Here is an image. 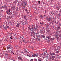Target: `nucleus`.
I'll return each instance as SVG.
<instances>
[{"instance_id":"42","label":"nucleus","mask_w":61,"mask_h":61,"mask_svg":"<svg viewBox=\"0 0 61 61\" xmlns=\"http://www.w3.org/2000/svg\"><path fill=\"white\" fill-rule=\"evenodd\" d=\"M46 57H47V59H48V56L47 55L46 56Z\"/></svg>"},{"instance_id":"3","label":"nucleus","mask_w":61,"mask_h":61,"mask_svg":"<svg viewBox=\"0 0 61 61\" xmlns=\"http://www.w3.org/2000/svg\"><path fill=\"white\" fill-rule=\"evenodd\" d=\"M56 27L57 28V30H59V29L60 30V29H61V28L60 26H57Z\"/></svg>"},{"instance_id":"34","label":"nucleus","mask_w":61,"mask_h":61,"mask_svg":"<svg viewBox=\"0 0 61 61\" xmlns=\"http://www.w3.org/2000/svg\"><path fill=\"white\" fill-rule=\"evenodd\" d=\"M54 40V38H51V40Z\"/></svg>"},{"instance_id":"19","label":"nucleus","mask_w":61,"mask_h":61,"mask_svg":"<svg viewBox=\"0 0 61 61\" xmlns=\"http://www.w3.org/2000/svg\"><path fill=\"white\" fill-rule=\"evenodd\" d=\"M4 8H5H5H7V7H6V5H4Z\"/></svg>"},{"instance_id":"28","label":"nucleus","mask_w":61,"mask_h":61,"mask_svg":"<svg viewBox=\"0 0 61 61\" xmlns=\"http://www.w3.org/2000/svg\"><path fill=\"white\" fill-rule=\"evenodd\" d=\"M26 4H24V5H23V6H26Z\"/></svg>"},{"instance_id":"38","label":"nucleus","mask_w":61,"mask_h":61,"mask_svg":"<svg viewBox=\"0 0 61 61\" xmlns=\"http://www.w3.org/2000/svg\"><path fill=\"white\" fill-rule=\"evenodd\" d=\"M20 53L21 54H22L23 53V51H22L20 52Z\"/></svg>"},{"instance_id":"9","label":"nucleus","mask_w":61,"mask_h":61,"mask_svg":"<svg viewBox=\"0 0 61 61\" xmlns=\"http://www.w3.org/2000/svg\"><path fill=\"white\" fill-rule=\"evenodd\" d=\"M51 18H49L48 19V21H51Z\"/></svg>"},{"instance_id":"52","label":"nucleus","mask_w":61,"mask_h":61,"mask_svg":"<svg viewBox=\"0 0 61 61\" xmlns=\"http://www.w3.org/2000/svg\"><path fill=\"white\" fill-rule=\"evenodd\" d=\"M38 37L39 38H40V37H39V36H38Z\"/></svg>"},{"instance_id":"15","label":"nucleus","mask_w":61,"mask_h":61,"mask_svg":"<svg viewBox=\"0 0 61 61\" xmlns=\"http://www.w3.org/2000/svg\"><path fill=\"white\" fill-rule=\"evenodd\" d=\"M35 56H36V57H38V54H35Z\"/></svg>"},{"instance_id":"25","label":"nucleus","mask_w":61,"mask_h":61,"mask_svg":"<svg viewBox=\"0 0 61 61\" xmlns=\"http://www.w3.org/2000/svg\"><path fill=\"white\" fill-rule=\"evenodd\" d=\"M56 52L57 53H58L59 52H59V51H56Z\"/></svg>"},{"instance_id":"44","label":"nucleus","mask_w":61,"mask_h":61,"mask_svg":"<svg viewBox=\"0 0 61 61\" xmlns=\"http://www.w3.org/2000/svg\"><path fill=\"white\" fill-rule=\"evenodd\" d=\"M25 11H27V9H25Z\"/></svg>"},{"instance_id":"8","label":"nucleus","mask_w":61,"mask_h":61,"mask_svg":"<svg viewBox=\"0 0 61 61\" xmlns=\"http://www.w3.org/2000/svg\"><path fill=\"white\" fill-rule=\"evenodd\" d=\"M40 24L41 25H44V23L43 22H40Z\"/></svg>"},{"instance_id":"39","label":"nucleus","mask_w":61,"mask_h":61,"mask_svg":"<svg viewBox=\"0 0 61 61\" xmlns=\"http://www.w3.org/2000/svg\"><path fill=\"white\" fill-rule=\"evenodd\" d=\"M37 34H38V36H39V35H38V34H39V32H38V31L37 32Z\"/></svg>"},{"instance_id":"27","label":"nucleus","mask_w":61,"mask_h":61,"mask_svg":"<svg viewBox=\"0 0 61 61\" xmlns=\"http://www.w3.org/2000/svg\"><path fill=\"white\" fill-rule=\"evenodd\" d=\"M34 61H37V59H34L33 60Z\"/></svg>"},{"instance_id":"63","label":"nucleus","mask_w":61,"mask_h":61,"mask_svg":"<svg viewBox=\"0 0 61 61\" xmlns=\"http://www.w3.org/2000/svg\"><path fill=\"white\" fill-rule=\"evenodd\" d=\"M36 35H37V33H36Z\"/></svg>"},{"instance_id":"58","label":"nucleus","mask_w":61,"mask_h":61,"mask_svg":"<svg viewBox=\"0 0 61 61\" xmlns=\"http://www.w3.org/2000/svg\"><path fill=\"white\" fill-rule=\"evenodd\" d=\"M51 14H52V15H53V14L52 13V12L51 13Z\"/></svg>"},{"instance_id":"35","label":"nucleus","mask_w":61,"mask_h":61,"mask_svg":"<svg viewBox=\"0 0 61 61\" xmlns=\"http://www.w3.org/2000/svg\"><path fill=\"white\" fill-rule=\"evenodd\" d=\"M20 24H19H19L17 23V25H17V26H19L18 25H19Z\"/></svg>"},{"instance_id":"26","label":"nucleus","mask_w":61,"mask_h":61,"mask_svg":"<svg viewBox=\"0 0 61 61\" xmlns=\"http://www.w3.org/2000/svg\"><path fill=\"white\" fill-rule=\"evenodd\" d=\"M31 27H32V28H33L34 27L33 25H31Z\"/></svg>"},{"instance_id":"61","label":"nucleus","mask_w":61,"mask_h":61,"mask_svg":"<svg viewBox=\"0 0 61 61\" xmlns=\"http://www.w3.org/2000/svg\"><path fill=\"white\" fill-rule=\"evenodd\" d=\"M12 53H13V54H15V53H14V52H13Z\"/></svg>"},{"instance_id":"47","label":"nucleus","mask_w":61,"mask_h":61,"mask_svg":"<svg viewBox=\"0 0 61 61\" xmlns=\"http://www.w3.org/2000/svg\"><path fill=\"white\" fill-rule=\"evenodd\" d=\"M44 55H46V53H45V52H44Z\"/></svg>"},{"instance_id":"62","label":"nucleus","mask_w":61,"mask_h":61,"mask_svg":"<svg viewBox=\"0 0 61 61\" xmlns=\"http://www.w3.org/2000/svg\"><path fill=\"white\" fill-rule=\"evenodd\" d=\"M13 61H15V60H13Z\"/></svg>"},{"instance_id":"32","label":"nucleus","mask_w":61,"mask_h":61,"mask_svg":"<svg viewBox=\"0 0 61 61\" xmlns=\"http://www.w3.org/2000/svg\"><path fill=\"white\" fill-rule=\"evenodd\" d=\"M9 34L10 36H11V34H12L11 33H10V32H9Z\"/></svg>"},{"instance_id":"30","label":"nucleus","mask_w":61,"mask_h":61,"mask_svg":"<svg viewBox=\"0 0 61 61\" xmlns=\"http://www.w3.org/2000/svg\"><path fill=\"white\" fill-rule=\"evenodd\" d=\"M20 60L21 61H23V59L22 58H21Z\"/></svg>"},{"instance_id":"1","label":"nucleus","mask_w":61,"mask_h":61,"mask_svg":"<svg viewBox=\"0 0 61 61\" xmlns=\"http://www.w3.org/2000/svg\"><path fill=\"white\" fill-rule=\"evenodd\" d=\"M12 47L11 45L10 44L8 46L6 47L7 50H8L9 49H10V47Z\"/></svg>"},{"instance_id":"17","label":"nucleus","mask_w":61,"mask_h":61,"mask_svg":"<svg viewBox=\"0 0 61 61\" xmlns=\"http://www.w3.org/2000/svg\"><path fill=\"white\" fill-rule=\"evenodd\" d=\"M55 48H56L55 50L56 51H57V50H58V47H56Z\"/></svg>"},{"instance_id":"48","label":"nucleus","mask_w":61,"mask_h":61,"mask_svg":"<svg viewBox=\"0 0 61 61\" xmlns=\"http://www.w3.org/2000/svg\"><path fill=\"white\" fill-rule=\"evenodd\" d=\"M38 2L39 3H40V1H38Z\"/></svg>"},{"instance_id":"50","label":"nucleus","mask_w":61,"mask_h":61,"mask_svg":"<svg viewBox=\"0 0 61 61\" xmlns=\"http://www.w3.org/2000/svg\"><path fill=\"white\" fill-rule=\"evenodd\" d=\"M25 0H21V1H23V2Z\"/></svg>"},{"instance_id":"10","label":"nucleus","mask_w":61,"mask_h":61,"mask_svg":"<svg viewBox=\"0 0 61 61\" xmlns=\"http://www.w3.org/2000/svg\"><path fill=\"white\" fill-rule=\"evenodd\" d=\"M39 33L40 34H43V31L41 30L39 32Z\"/></svg>"},{"instance_id":"14","label":"nucleus","mask_w":61,"mask_h":61,"mask_svg":"<svg viewBox=\"0 0 61 61\" xmlns=\"http://www.w3.org/2000/svg\"><path fill=\"white\" fill-rule=\"evenodd\" d=\"M21 56H19L18 57V59H19V60H20V59H21Z\"/></svg>"},{"instance_id":"33","label":"nucleus","mask_w":61,"mask_h":61,"mask_svg":"<svg viewBox=\"0 0 61 61\" xmlns=\"http://www.w3.org/2000/svg\"><path fill=\"white\" fill-rule=\"evenodd\" d=\"M59 37L61 38V34H60L59 36Z\"/></svg>"},{"instance_id":"57","label":"nucleus","mask_w":61,"mask_h":61,"mask_svg":"<svg viewBox=\"0 0 61 61\" xmlns=\"http://www.w3.org/2000/svg\"><path fill=\"white\" fill-rule=\"evenodd\" d=\"M28 53V52H27V54Z\"/></svg>"},{"instance_id":"22","label":"nucleus","mask_w":61,"mask_h":61,"mask_svg":"<svg viewBox=\"0 0 61 61\" xmlns=\"http://www.w3.org/2000/svg\"><path fill=\"white\" fill-rule=\"evenodd\" d=\"M6 13H7V14H9V12H8L7 11H6Z\"/></svg>"},{"instance_id":"55","label":"nucleus","mask_w":61,"mask_h":61,"mask_svg":"<svg viewBox=\"0 0 61 61\" xmlns=\"http://www.w3.org/2000/svg\"><path fill=\"white\" fill-rule=\"evenodd\" d=\"M52 14L53 15H54V12L52 13Z\"/></svg>"},{"instance_id":"7","label":"nucleus","mask_w":61,"mask_h":61,"mask_svg":"<svg viewBox=\"0 0 61 61\" xmlns=\"http://www.w3.org/2000/svg\"><path fill=\"white\" fill-rule=\"evenodd\" d=\"M55 54H56L55 53V52L53 53H51V56H55Z\"/></svg>"},{"instance_id":"24","label":"nucleus","mask_w":61,"mask_h":61,"mask_svg":"<svg viewBox=\"0 0 61 61\" xmlns=\"http://www.w3.org/2000/svg\"><path fill=\"white\" fill-rule=\"evenodd\" d=\"M37 39H38V41H39L40 40V39L38 38V37H37Z\"/></svg>"},{"instance_id":"59","label":"nucleus","mask_w":61,"mask_h":61,"mask_svg":"<svg viewBox=\"0 0 61 61\" xmlns=\"http://www.w3.org/2000/svg\"><path fill=\"white\" fill-rule=\"evenodd\" d=\"M20 38H22V37L20 36Z\"/></svg>"},{"instance_id":"49","label":"nucleus","mask_w":61,"mask_h":61,"mask_svg":"<svg viewBox=\"0 0 61 61\" xmlns=\"http://www.w3.org/2000/svg\"><path fill=\"white\" fill-rule=\"evenodd\" d=\"M50 58L51 59H52V60H53V58Z\"/></svg>"},{"instance_id":"23","label":"nucleus","mask_w":61,"mask_h":61,"mask_svg":"<svg viewBox=\"0 0 61 61\" xmlns=\"http://www.w3.org/2000/svg\"><path fill=\"white\" fill-rule=\"evenodd\" d=\"M59 36H56V38L57 39H58L59 38Z\"/></svg>"},{"instance_id":"18","label":"nucleus","mask_w":61,"mask_h":61,"mask_svg":"<svg viewBox=\"0 0 61 61\" xmlns=\"http://www.w3.org/2000/svg\"><path fill=\"white\" fill-rule=\"evenodd\" d=\"M12 14V12H10L8 14V15H11Z\"/></svg>"},{"instance_id":"13","label":"nucleus","mask_w":61,"mask_h":61,"mask_svg":"<svg viewBox=\"0 0 61 61\" xmlns=\"http://www.w3.org/2000/svg\"><path fill=\"white\" fill-rule=\"evenodd\" d=\"M42 58L43 59H46V56H44L42 57Z\"/></svg>"},{"instance_id":"64","label":"nucleus","mask_w":61,"mask_h":61,"mask_svg":"<svg viewBox=\"0 0 61 61\" xmlns=\"http://www.w3.org/2000/svg\"><path fill=\"white\" fill-rule=\"evenodd\" d=\"M5 29H6V28L5 27Z\"/></svg>"},{"instance_id":"20","label":"nucleus","mask_w":61,"mask_h":61,"mask_svg":"<svg viewBox=\"0 0 61 61\" xmlns=\"http://www.w3.org/2000/svg\"><path fill=\"white\" fill-rule=\"evenodd\" d=\"M60 13H59V14H57V15L58 16H59V17L60 16Z\"/></svg>"},{"instance_id":"53","label":"nucleus","mask_w":61,"mask_h":61,"mask_svg":"<svg viewBox=\"0 0 61 61\" xmlns=\"http://www.w3.org/2000/svg\"><path fill=\"white\" fill-rule=\"evenodd\" d=\"M45 25H47V24H45Z\"/></svg>"},{"instance_id":"2","label":"nucleus","mask_w":61,"mask_h":61,"mask_svg":"<svg viewBox=\"0 0 61 61\" xmlns=\"http://www.w3.org/2000/svg\"><path fill=\"white\" fill-rule=\"evenodd\" d=\"M29 29L30 30V31H32L34 30L33 28H29Z\"/></svg>"},{"instance_id":"46","label":"nucleus","mask_w":61,"mask_h":61,"mask_svg":"<svg viewBox=\"0 0 61 61\" xmlns=\"http://www.w3.org/2000/svg\"><path fill=\"white\" fill-rule=\"evenodd\" d=\"M32 33H33V34H35V32L34 31L32 32Z\"/></svg>"},{"instance_id":"36","label":"nucleus","mask_w":61,"mask_h":61,"mask_svg":"<svg viewBox=\"0 0 61 61\" xmlns=\"http://www.w3.org/2000/svg\"><path fill=\"white\" fill-rule=\"evenodd\" d=\"M34 28L33 29L35 30H36V28H35V27H34Z\"/></svg>"},{"instance_id":"51","label":"nucleus","mask_w":61,"mask_h":61,"mask_svg":"<svg viewBox=\"0 0 61 61\" xmlns=\"http://www.w3.org/2000/svg\"><path fill=\"white\" fill-rule=\"evenodd\" d=\"M21 5V6H23V4H22V5Z\"/></svg>"},{"instance_id":"5","label":"nucleus","mask_w":61,"mask_h":61,"mask_svg":"<svg viewBox=\"0 0 61 61\" xmlns=\"http://www.w3.org/2000/svg\"><path fill=\"white\" fill-rule=\"evenodd\" d=\"M42 60L41 59L40 57H38V61H41Z\"/></svg>"},{"instance_id":"43","label":"nucleus","mask_w":61,"mask_h":61,"mask_svg":"<svg viewBox=\"0 0 61 61\" xmlns=\"http://www.w3.org/2000/svg\"><path fill=\"white\" fill-rule=\"evenodd\" d=\"M24 51H25V52H27V51L26 50H25Z\"/></svg>"},{"instance_id":"12","label":"nucleus","mask_w":61,"mask_h":61,"mask_svg":"<svg viewBox=\"0 0 61 61\" xmlns=\"http://www.w3.org/2000/svg\"><path fill=\"white\" fill-rule=\"evenodd\" d=\"M42 36V37H43V38L44 39H45V37H46L44 35H43Z\"/></svg>"},{"instance_id":"41","label":"nucleus","mask_w":61,"mask_h":61,"mask_svg":"<svg viewBox=\"0 0 61 61\" xmlns=\"http://www.w3.org/2000/svg\"><path fill=\"white\" fill-rule=\"evenodd\" d=\"M10 38V39H13V38H12V36H11Z\"/></svg>"},{"instance_id":"31","label":"nucleus","mask_w":61,"mask_h":61,"mask_svg":"<svg viewBox=\"0 0 61 61\" xmlns=\"http://www.w3.org/2000/svg\"><path fill=\"white\" fill-rule=\"evenodd\" d=\"M48 43H50V41L49 39L48 41Z\"/></svg>"},{"instance_id":"29","label":"nucleus","mask_w":61,"mask_h":61,"mask_svg":"<svg viewBox=\"0 0 61 61\" xmlns=\"http://www.w3.org/2000/svg\"><path fill=\"white\" fill-rule=\"evenodd\" d=\"M7 17H8V18H11V17H10V16H8Z\"/></svg>"},{"instance_id":"6","label":"nucleus","mask_w":61,"mask_h":61,"mask_svg":"<svg viewBox=\"0 0 61 61\" xmlns=\"http://www.w3.org/2000/svg\"><path fill=\"white\" fill-rule=\"evenodd\" d=\"M47 38L48 39H49L51 38V36H47Z\"/></svg>"},{"instance_id":"54","label":"nucleus","mask_w":61,"mask_h":61,"mask_svg":"<svg viewBox=\"0 0 61 61\" xmlns=\"http://www.w3.org/2000/svg\"><path fill=\"white\" fill-rule=\"evenodd\" d=\"M29 57H31V56H29Z\"/></svg>"},{"instance_id":"40","label":"nucleus","mask_w":61,"mask_h":61,"mask_svg":"<svg viewBox=\"0 0 61 61\" xmlns=\"http://www.w3.org/2000/svg\"><path fill=\"white\" fill-rule=\"evenodd\" d=\"M30 60L31 61H34V60L33 59H31V60Z\"/></svg>"},{"instance_id":"4","label":"nucleus","mask_w":61,"mask_h":61,"mask_svg":"<svg viewBox=\"0 0 61 61\" xmlns=\"http://www.w3.org/2000/svg\"><path fill=\"white\" fill-rule=\"evenodd\" d=\"M42 50L44 52H45L47 53V50H46V49L45 48V49H42Z\"/></svg>"},{"instance_id":"45","label":"nucleus","mask_w":61,"mask_h":61,"mask_svg":"<svg viewBox=\"0 0 61 61\" xmlns=\"http://www.w3.org/2000/svg\"><path fill=\"white\" fill-rule=\"evenodd\" d=\"M8 11H9V12H10V11H11V10H10V9L8 10Z\"/></svg>"},{"instance_id":"16","label":"nucleus","mask_w":61,"mask_h":61,"mask_svg":"<svg viewBox=\"0 0 61 61\" xmlns=\"http://www.w3.org/2000/svg\"><path fill=\"white\" fill-rule=\"evenodd\" d=\"M36 54H33L32 55V56L33 57H35L36 56V55H35Z\"/></svg>"},{"instance_id":"60","label":"nucleus","mask_w":61,"mask_h":61,"mask_svg":"<svg viewBox=\"0 0 61 61\" xmlns=\"http://www.w3.org/2000/svg\"><path fill=\"white\" fill-rule=\"evenodd\" d=\"M8 41H9V40H10L9 39H8Z\"/></svg>"},{"instance_id":"21","label":"nucleus","mask_w":61,"mask_h":61,"mask_svg":"<svg viewBox=\"0 0 61 61\" xmlns=\"http://www.w3.org/2000/svg\"><path fill=\"white\" fill-rule=\"evenodd\" d=\"M26 16L24 15V19H26Z\"/></svg>"},{"instance_id":"11","label":"nucleus","mask_w":61,"mask_h":61,"mask_svg":"<svg viewBox=\"0 0 61 61\" xmlns=\"http://www.w3.org/2000/svg\"><path fill=\"white\" fill-rule=\"evenodd\" d=\"M51 58H53V59H54L55 58V56H51Z\"/></svg>"},{"instance_id":"56","label":"nucleus","mask_w":61,"mask_h":61,"mask_svg":"<svg viewBox=\"0 0 61 61\" xmlns=\"http://www.w3.org/2000/svg\"><path fill=\"white\" fill-rule=\"evenodd\" d=\"M32 3H34V1H32Z\"/></svg>"},{"instance_id":"37","label":"nucleus","mask_w":61,"mask_h":61,"mask_svg":"<svg viewBox=\"0 0 61 61\" xmlns=\"http://www.w3.org/2000/svg\"><path fill=\"white\" fill-rule=\"evenodd\" d=\"M23 38H22V40L23 41V42H25V41L23 39Z\"/></svg>"}]
</instances>
